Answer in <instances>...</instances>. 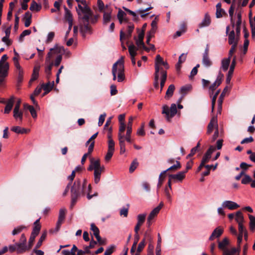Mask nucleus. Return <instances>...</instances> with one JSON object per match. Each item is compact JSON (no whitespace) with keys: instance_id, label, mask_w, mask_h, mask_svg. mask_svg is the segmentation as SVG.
Returning a JSON list of instances; mask_svg holds the SVG:
<instances>
[{"instance_id":"nucleus-1","label":"nucleus","mask_w":255,"mask_h":255,"mask_svg":"<svg viewBox=\"0 0 255 255\" xmlns=\"http://www.w3.org/2000/svg\"><path fill=\"white\" fill-rule=\"evenodd\" d=\"M77 13L80 23V31L84 37L86 33H92V28L89 25L90 17L92 16L82 15L80 11L77 10Z\"/></svg>"},{"instance_id":"nucleus-2","label":"nucleus","mask_w":255,"mask_h":255,"mask_svg":"<svg viewBox=\"0 0 255 255\" xmlns=\"http://www.w3.org/2000/svg\"><path fill=\"white\" fill-rule=\"evenodd\" d=\"M83 190L81 185L80 180L78 179L75 180L71 188V207L76 204L78 198L80 197L81 195H84Z\"/></svg>"},{"instance_id":"nucleus-3","label":"nucleus","mask_w":255,"mask_h":255,"mask_svg":"<svg viewBox=\"0 0 255 255\" xmlns=\"http://www.w3.org/2000/svg\"><path fill=\"white\" fill-rule=\"evenodd\" d=\"M229 243V240L227 238H225L222 241L219 242L218 248L223 251V255H235L236 253L239 255L240 249L237 248L228 249L227 247Z\"/></svg>"},{"instance_id":"nucleus-4","label":"nucleus","mask_w":255,"mask_h":255,"mask_svg":"<svg viewBox=\"0 0 255 255\" xmlns=\"http://www.w3.org/2000/svg\"><path fill=\"white\" fill-rule=\"evenodd\" d=\"M177 107L175 104L171 105L170 109L167 105H164L162 107V114L165 115V118L168 121H170L177 113Z\"/></svg>"},{"instance_id":"nucleus-5","label":"nucleus","mask_w":255,"mask_h":255,"mask_svg":"<svg viewBox=\"0 0 255 255\" xmlns=\"http://www.w3.org/2000/svg\"><path fill=\"white\" fill-rule=\"evenodd\" d=\"M116 63H118V81L121 82L125 79L124 57L122 56Z\"/></svg>"},{"instance_id":"nucleus-6","label":"nucleus","mask_w":255,"mask_h":255,"mask_svg":"<svg viewBox=\"0 0 255 255\" xmlns=\"http://www.w3.org/2000/svg\"><path fill=\"white\" fill-rule=\"evenodd\" d=\"M8 58L6 54L2 55L0 60V73L2 74V76H7L9 65L7 63L3 64V62Z\"/></svg>"},{"instance_id":"nucleus-7","label":"nucleus","mask_w":255,"mask_h":255,"mask_svg":"<svg viewBox=\"0 0 255 255\" xmlns=\"http://www.w3.org/2000/svg\"><path fill=\"white\" fill-rule=\"evenodd\" d=\"M26 238L24 234H22L19 243H16V246L19 247L17 250V254H21L27 250V246L26 245Z\"/></svg>"},{"instance_id":"nucleus-8","label":"nucleus","mask_w":255,"mask_h":255,"mask_svg":"<svg viewBox=\"0 0 255 255\" xmlns=\"http://www.w3.org/2000/svg\"><path fill=\"white\" fill-rule=\"evenodd\" d=\"M161 65H163L166 69L169 68V66L168 63L163 61V58L160 56V55H157L155 61V71H156V68H157L158 69V73L160 71L161 72V69L162 68L160 67Z\"/></svg>"},{"instance_id":"nucleus-9","label":"nucleus","mask_w":255,"mask_h":255,"mask_svg":"<svg viewBox=\"0 0 255 255\" xmlns=\"http://www.w3.org/2000/svg\"><path fill=\"white\" fill-rule=\"evenodd\" d=\"M78 6L79 9H76V11H77L78 10L79 11H80L82 15H93V11H92L91 8L87 5H84V6H82L80 4H78Z\"/></svg>"},{"instance_id":"nucleus-10","label":"nucleus","mask_w":255,"mask_h":255,"mask_svg":"<svg viewBox=\"0 0 255 255\" xmlns=\"http://www.w3.org/2000/svg\"><path fill=\"white\" fill-rule=\"evenodd\" d=\"M134 28L133 24L129 23L128 26L127 33L126 34L123 30L120 31V40L122 41L123 38L126 37L127 39H129L131 36V33Z\"/></svg>"},{"instance_id":"nucleus-11","label":"nucleus","mask_w":255,"mask_h":255,"mask_svg":"<svg viewBox=\"0 0 255 255\" xmlns=\"http://www.w3.org/2000/svg\"><path fill=\"white\" fill-rule=\"evenodd\" d=\"M236 56H235L233 58V59L232 61L231 65L230 67V70L228 72L227 78H226V83L227 84H229L230 83L232 76L233 74V72L235 69V67L236 66Z\"/></svg>"},{"instance_id":"nucleus-12","label":"nucleus","mask_w":255,"mask_h":255,"mask_svg":"<svg viewBox=\"0 0 255 255\" xmlns=\"http://www.w3.org/2000/svg\"><path fill=\"white\" fill-rule=\"evenodd\" d=\"M239 230V234L237 235V244H238V249H240L241 250V244L243 240V237L245 233V231H247L246 228L245 226H241L240 225V227H238Z\"/></svg>"},{"instance_id":"nucleus-13","label":"nucleus","mask_w":255,"mask_h":255,"mask_svg":"<svg viewBox=\"0 0 255 255\" xmlns=\"http://www.w3.org/2000/svg\"><path fill=\"white\" fill-rule=\"evenodd\" d=\"M146 214H139L137 217V223L134 227L135 233H138L141 226L143 224L145 220Z\"/></svg>"},{"instance_id":"nucleus-14","label":"nucleus","mask_w":255,"mask_h":255,"mask_svg":"<svg viewBox=\"0 0 255 255\" xmlns=\"http://www.w3.org/2000/svg\"><path fill=\"white\" fill-rule=\"evenodd\" d=\"M187 173V171H182L179 172L176 174H168V176L170 178H172L173 180L182 182V181L185 178V174Z\"/></svg>"},{"instance_id":"nucleus-15","label":"nucleus","mask_w":255,"mask_h":255,"mask_svg":"<svg viewBox=\"0 0 255 255\" xmlns=\"http://www.w3.org/2000/svg\"><path fill=\"white\" fill-rule=\"evenodd\" d=\"M222 206L224 208H228L231 210H233L240 207V205L236 202L228 200L223 202L222 203Z\"/></svg>"},{"instance_id":"nucleus-16","label":"nucleus","mask_w":255,"mask_h":255,"mask_svg":"<svg viewBox=\"0 0 255 255\" xmlns=\"http://www.w3.org/2000/svg\"><path fill=\"white\" fill-rule=\"evenodd\" d=\"M223 77L224 74L220 72L216 81L213 83L209 87V89L211 90L212 92H213L216 88L220 86V85L221 84Z\"/></svg>"},{"instance_id":"nucleus-17","label":"nucleus","mask_w":255,"mask_h":255,"mask_svg":"<svg viewBox=\"0 0 255 255\" xmlns=\"http://www.w3.org/2000/svg\"><path fill=\"white\" fill-rule=\"evenodd\" d=\"M215 150L216 148L214 146H210L209 149L204 155L202 160L206 163L208 162L211 157L212 154Z\"/></svg>"},{"instance_id":"nucleus-18","label":"nucleus","mask_w":255,"mask_h":255,"mask_svg":"<svg viewBox=\"0 0 255 255\" xmlns=\"http://www.w3.org/2000/svg\"><path fill=\"white\" fill-rule=\"evenodd\" d=\"M223 231V228L221 226L216 228L209 237V240L213 241L215 238H219L222 235Z\"/></svg>"},{"instance_id":"nucleus-19","label":"nucleus","mask_w":255,"mask_h":255,"mask_svg":"<svg viewBox=\"0 0 255 255\" xmlns=\"http://www.w3.org/2000/svg\"><path fill=\"white\" fill-rule=\"evenodd\" d=\"M104 166H102L101 168L94 170V182L96 184H98L100 182L101 174L102 172H104Z\"/></svg>"},{"instance_id":"nucleus-20","label":"nucleus","mask_w":255,"mask_h":255,"mask_svg":"<svg viewBox=\"0 0 255 255\" xmlns=\"http://www.w3.org/2000/svg\"><path fill=\"white\" fill-rule=\"evenodd\" d=\"M215 126H216L217 128H218V125H217V117H213L210 123H209L207 127V133L208 134H210L213 130L214 127Z\"/></svg>"},{"instance_id":"nucleus-21","label":"nucleus","mask_w":255,"mask_h":255,"mask_svg":"<svg viewBox=\"0 0 255 255\" xmlns=\"http://www.w3.org/2000/svg\"><path fill=\"white\" fill-rule=\"evenodd\" d=\"M103 24H107L111 20L112 9L108 8L107 11H103Z\"/></svg>"},{"instance_id":"nucleus-22","label":"nucleus","mask_w":255,"mask_h":255,"mask_svg":"<svg viewBox=\"0 0 255 255\" xmlns=\"http://www.w3.org/2000/svg\"><path fill=\"white\" fill-rule=\"evenodd\" d=\"M64 49L63 47H59L57 45H56L55 46L50 49V52L47 54V57L46 59L49 60L52 53H60L62 52H64Z\"/></svg>"},{"instance_id":"nucleus-23","label":"nucleus","mask_w":255,"mask_h":255,"mask_svg":"<svg viewBox=\"0 0 255 255\" xmlns=\"http://www.w3.org/2000/svg\"><path fill=\"white\" fill-rule=\"evenodd\" d=\"M235 220L238 224V227H240V225L241 226H244V223L245 222V220L242 211H238L236 212Z\"/></svg>"},{"instance_id":"nucleus-24","label":"nucleus","mask_w":255,"mask_h":255,"mask_svg":"<svg viewBox=\"0 0 255 255\" xmlns=\"http://www.w3.org/2000/svg\"><path fill=\"white\" fill-rule=\"evenodd\" d=\"M211 22V18L209 14L206 13L204 15V18L202 21L199 24L198 27L199 28H202L203 27L208 26L210 24Z\"/></svg>"},{"instance_id":"nucleus-25","label":"nucleus","mask_w":255,"mask_h":255,"mask_svg":"<svg viewBox=\"0 0 255 255\" xmlns=\"http://www.w3.org/2000/svg\"><path fill=\"white\" fill-rule=\"evenodd\" d=\"M40 218L36 220L34 223V227L31 234L37 236L40 232L41 229V225L40 224Z\"/></svg>"},{"instance_id":"nucleus-26","label":"nucleus","mask_w":255,"mask_h":255,"mask_svg":"<svg viewBox=\"0 0 255 255\" xmlns=\"http://www.w3.org/2000/svg\"><path fill=\"white\" fill-rule=\"evenodd\" d=\"M65 10L64 17L66 21L68 22V24H73V15L71 12L66 7H64Z\"/></svg>"},{"instance_id":"nucleus-27","label":"nucleus","mask_w":255,"mask_h":255,"mask_svg":"<svg viewBox=\"0 0 255 255\" xmlns=\"http://www.w3.org/2000/svg\"><path fill=\"white\" fill-rule=\"evenodd\" d=\"M14 98L13 96H12L8 101L6 102V106L4 109V113L8 114L10 111L11 110L14 103Z\"/></svg>"},{"instance_id":"nucleus-28","label":"nucleus","mask_w":255,"mask_h":255,"mask_svg":"<svg viewBox=\"0 0 255 255\" xmlns=\"http://www.w3.org/2000/svg\"><path fill=\"white\" fill-rule=\"evenodd\" d=\"M161 79L160 81V92L162 91L167 79V72L165 70H163V68H161Z\"/></svg>"},{"instance_id":"nucleus-29","label":"nucleus","mask_w":255,"mask_h":255,"mask_svg":"<svg viewBox=\"0 0 255 255\" xmlns=\"http://www.w3.org/2000/svg\"><path fill=\"white\" fill-rule=\"evenodd\" d=\"M186 59V54L182 53L179 57L178 62L176 65V70L179 71L181 68V64L184 62Z\"/></svg>"},{"instance_id":"nucleus-30","label":"nucleus","mask_w":255,"mask_h":255,"mask_svg":"<svg viewBox=\"0 0 255 255\" xmlns=\"http://www.w3.org/2000/svg\"><path fill=\"white\" fill-rule=\"evenodd\" d=\"M39 69H40L39 66L34 67L33 70V73H32V74L31 76V78L29 81V84H31V83L34 81L38 78V76H39Z\"/></svg>"},{"instance_id":"nucleus-31","label":"nucleus","mask_w":255,"mask_h":255,"mask_svg":"<svg viewBox=\"0 0 255 255\" xmlns=\"http://www.w3.org/2000/svg\"><path fill=\"white\" fill-rule=\"evenodd\" d=\"M239 37H237L236 39L235 38V33L234 30H232L230 33L229 34L228 37V42L230 45H233L235 43H236V41H238Z\"/></svg>"},{"instance_id":"nucleus-32","label":"nucleus","mask_w":255,"mask_h":255,"mask_svg":"<svg viewBox=\"0 0 255 255\" xmlns=\"http://www.w3.org/2000/svg\"><path fill=\"white\" fill-rule=\"evenodd\" d=\"M174 90V85L173 84L170 85L168 88L167 90L166 91L165 98L166 99H169V98H170L172 96Z\"/></svg>"},{"instance_id":"nucleus-33","label":"nucleus","mask_w":255,"mask_h":255,"mask_svg":"<svg viewBox=\"0 0 255 255\" xmlns=\"http://www.w3.org/2000/svg\"><path fill=\"white\" fill-rule=\"evenodd\" d=\"M128 51L131 57H135L136 55V50L137 48L134 45V44L131 42L130 45L128 46Z\"/></svg>"},{"instance_id":"nucleus-34","label":"nucleus","mask_w":255,"mask_h":255,"mask_svg":"<svg viewBox=\"0 0 255 255\" xmlns=\"http://www.w3.org/2000/svg\"><path fill=\"white\" fill-rule=\"evenodd\" d=\"M13 117L15 120L19 119L20 122H22L23 119V112L20 110L13 109Z\"/></svg>"},{"instance_id":"nucleus-35","label":"nucleus","mask_w":255,"mask_h":255,"mask_svg":"<svg viewBox=\"0 0 255 255\" xmlns=\"http://www.w3.org/2000/svg\"><path fill=\"white\" fill-rule=\"evenodd\" d=\"M29 9L31 11L38 12L41 9V5L37 3L34 0H33L31 2Z\"/></svg>"},{"instance_id":"nucleus-36","label":"nucleus","mask_w":255,"mask_h":255,"mask_svg":"<svg viewBox=\"0 0 255 255\" xmlns=\"http://www.w3.org/2000/svg\"><path fill=\"white\" fill-rule=\"evenodd\" d=\"M231 59L230 58H224L222 60V68L224 71H226L230 65Z\"/></svg>"},{"instance_id":"nucleus-37","label":"nucleus","mask_w":255,"mask_h":255,"mask_svg":"<svg viewBox=\"0 0 255 255\" xmlns=\"http://www.w3.org/2000/svg\"><path fill=\"white\" fill-rule=\"evenodd\" d=\"M90 229L93 232V235L97 239L99 237H100V230L99 228L95 225L94 223H92L91 224Z\"/></svg>"},{"instance_id":"nucleus-38","label":"nucleus","mask_w":255,"mask_h":255,"mask_svg":"<svg viewBox=\"0 0 255 255\" xmlns=\"http://www.w3.org/2000/svg\"><path fill=\"white\" fill-rule=\"evenodd\" d=\"M166 176V171H162L159 176L158 182L157 185V189H159L162 186Z\"/></svg>"},{"instance_id":"nucleus-39","label":"nucleus","mask_w":255,"mask_h":255,"mask_svg":"<svg viewBox=\"0 0 255 255\" xmlns=\"http://www.w3.org/2000/svg\"><path fill=\"white\" fill-rule=\"evenodd\" d=\"M158 69L157 68H156V71L154 73V83L153 86L155 89H158L159 87V75L158 73Z\"/></svg>"},{"instance_id":"nucleus-40","label":"nucleus","mask_w":255,"mask_h":255,"mask_svg":"<svg viewBox=\"0 0 255 255\" xmlns=\"http://www.w3.org/2000/svg\"><path fill=\"white\" fill-rule=\"evenodd\" d=\"M54 81L50 83L49 82L46 84H43L41 85L42 89L47 92H49L53 88L54 86Z\"/></svg>"},{"instance_id":"nucleus-41","label":"nucleus","mask_w":255,"mask_h":255,"mask_svg":"<svg viewBox=\"0 0 255 255\" xmlns=\"http://www.w3.org/2000/svg\"><path fill=\"white\" fill-rule=\"evenodd\" d=\"M250 219V229L252 232L255 230V217L251 215H249Z\"/></svg>"},{"instance_id":"nucleus-42","label":"nucleus","mask_w":255,"mask_h":255,"mask_svg":"<svg viewBox=\"0 0 255 255\" xmlns=\"http://www.w3.org/2000/svg\"><path fill=\"white\" fill-rule=\"evenodd\" d=\"M202 63L206 67H210L212 65V62L210 59L209 56H203Z\"/></svg>"},{"instance_id":"nucleus-43","label":"nucleus","mask_w":255,"mask_h":255,"mask_svg":"<svg viewBox=\"0 0 255 255\" xmlns=\"http://www.w3.org/2000/svg\"><path fill=\"white\" fill-rule=\"evenodd\" d=\"M46 236H47L46 232H45L42 233V234L41 236V237H40L38 242L36 244V245L35 246V248L36 249H38V248H39L41 246L42 242H43V241L45 240V238L46 237Z\"/></svg>"},{"instance_id":"nucleus-44","label":"nucleus","mask_w":255,"mask_h":255,"mask_svg":"<svg viewBox=\"0 0 255 255\" xmlns=\"http://www.w3.org/2000/svg\"><path fill=\"white\" fill-rule=\"evenodd\" d=\"M126 128V125L125 123L120 124L118 136H125L124 131Z\"/></svg>"},{"instance_id":"nucleus-45","label":"nucleus","mask_w":255,"mask_h":255,"mask_svg":"<svg viewBox=\"0 0 255 255\" xmlns=\"http://www.w3.org/2000/svg\"><path fill=\"white\" fill-rule=\"evenodd\" d=\"M133 120V118L132 117H130L128 119V122L127 124V131L126 132L128 133H132V122Z\"/></svg>"},{"instance_id":"nucleus-46","label":"nucleus","mask_w":255,"mask_h":255,"mask_svg":"<svg viewBox=\"0 0 255 255\" xmlns=\"http://www.w3.org/2000/svg\"><path fill=\"white\" fill-rule=\"evenodd\" d=\"M181 166L180 163L179 161H176V164H174V165L171 166V167H170L166 170H164L163 171H166V174L167 172L169 171L176 170L180 169L181 168Z\"/></svg>"},{"instance_id":"nucleus-47","label":"nucleus","mask_w":255,"mask_h":255,"mask_svg":"<svg viewBox=\"0 0 255 255\" xmlns=\"http://www.w3.org/2000/svg\"><path fill=\"white\" fill-rule=\"evenodd\" d=\"M91 163L94 167V170L99 169L102 167L100 164V160L99 159L95 160L93 158H92L91 159Z\"/></svg>"},{"instance_id":"nucleus-48","label":"nucleus","mask_w":255,"mask_h":255,"mask_svg":"<svg viewBox=\"0 0 255 255\" xmlns=\"http://www.w3.org/2000/svg\"><path fill=\"white\" fill-rule=\"evenodd\" d=\"M17 86H19L23 80V70H20L19 71H17Z\"/></svg>"},{"instance_id":"nucleus-49","label":"nucleus","mask_w":255,"mask_h":255,"mask_svg":"<svg viewBox=\"0 0 255 255\" xmlns=\"http://www.w3.org/2000/svg\"><path fill=\"white\" fill-rule=\"evenodd\" d=\"M152 7L150 6L145 9H139L137 11V12L140 14L141 17L144 18L149 14V13H144V12L148 11Z\"/></svg>"},{"instance_id":"nucleus-50","label":"nucleus","mask_w":255,"mask_h":255,"mask_svg":"<svg viewBox=\"0 0 255 255\" xmlns=\"http://www.w3.org/2000/svg\"><path fill=\"white\" fill-rule=\"evenodd\" d=\"M138 163L136 159H134L131 162L129 167V171L130 173L133 172L138 166Z\"/></svg>"},{"instance_id":"nucleus-51","label":"nucleus","mask_w":255,"mask_h":255,"mask_svg":"<svg viewBox=\"0 0 255 255\" xmlns=\"http://www.w3.org/2000/svg\"><path fill=\"white\" fill-rule=\"evenodd\" d=\"M26 227L25 226L21 225L17 227L14 229L12 232V235H15L20 233L23 229H26Z\"/></svg>"},{"instance_id":"nucleus-52","label":"nucleus","mask_w":255,"mask_h":255,"mask_svg":"<svg viewBox=\"0 0 255 255\" xmlns=\"http://www.w3.org/2000/svg\"><path fill=\"white\" fill-rule=\"evenodd\" d=\"M238 45V40L236 41V43L232 45L231 48L229 52L228 58H230L231 59L233 53L236 51V48Z\"/></svg>"},{"instance_id":"nucleus-53","label":"nucleus","mask_w":255,"mask_h":255,"mask_svg":"<svg viewBox=\"0 0 255 255\" xmlns=\"http://www.w3.org/2000/svg\"><path fill=\"white\" fill-rule=\"evenodd\" d=\"M123 8L125 10H126L127 12H128L129 14L133 16V20L134 21H137L138 20L139 18L137 16V15H136L135 12H134V11L127 8L125 7H123Z\"/></svg>"},{"instance_id":"nucleus-54","label":"nucleus","mask_w":255,"mask_h":255,"mask_svg":"<svg viewBox=\"0 0 255 255\" xmlns=\"http://www.w3.org/2000/svg\"><path fill=\"white\" fill-rule=\"evenodd\" d=\"M159 212L158 208L153 209L150 213L148 218L153 220Z\"/></svg>"},{"instance_id":"nucleus-55","label":"nucleus","mask_w":255,"mask_h":255,"mask_svg":"<svg viewBox=\"0 0 255 255\" xmlns=\"http://www.w3.org/2000/svg\"><path fill=\"white\" fill-rule=\"evenodd\" d=\"M220 90H218L215 93V95H214V96L212 98V112H213V111L214 110L216 99H217V98L219 94L220 93Z\"/></svg>"},{"instance_id":"nucleus-56","label":"nucleus","mask_w":255,"mask_h":255,"mask_svg":"<svg viewBox=\"0 0 255 255\" xmlns=\"http://www.w3.org/2000/svg\"><path fill=\"white\" fill-rule=\"evenodd\" d=\"M170 189H169V187H165L164 189V193L165 194V196L166 197L167 200L170 203L172 202V198L170 193Z\"/></svg>"},{"instance_id":"nucleus-57","label":"nucleus","mask_w":255,"mask_h":255,"mask_svg":"<svg viewBox=\"0 0 255 255\" xmlns=\"http://www.w3.org/2000/svg\"><path fill=\"white\" fill-rule=\"evenodd\" d=\"M53 63H50V64H49L48 65H47L46 67H45V72L46 74V75H47V78H49V77L51 76V69H52V66H53Z\"/></svg>"},{"instance_id":"nucleus-58","label":"nucleus","mask_w":255,"mask_h":255,"mask_svg":"<svg viewBox=\"0 0 255 255\" xmlns=\"http://www.w3.org/2000/svg\"><path fill=\"white\" fill-rule=\"evenodd\" d=\"M127 207H123L121 209L120 212L121 216H124L125 217L128 216L129 205L127 204Z\"/></svg>"},{"instance_id":"nucleus-59","label":"nucleus","mask_w":255,"mask_h":255,"mask_svg":"<svg viewBox=\"0 0 255 255\" xmlns=\"http://www.w3.org/2000/svg\"><path fill=\"white\" fill-rule=\"evenodd\" d=\"M36 236L31 234L28 242V246H27V250H30L33 245V243L35 241V239Z\"/></svg>"},{"instance_id":"nucleus-60","label":"nucleus","mask_w":255,"mask_h":255,"mask_svg":"<svg viewBox=\"0 0 255 255\" xmlns=\"http://www.w3.org/2000/svg\"><path fill=\"white\" fill-rule=\"evenodd\" d=\"M252 181V179L249 175H245V176L242 179L241 182L243 184H247Z\"/></svg>"},{"instance_id":"nucleus-61","label":"nucleus","mask_w":255,"mask_h":255,"mask_svg":"<svg viewBox=\"0 0 255 255\" xmlns=\"http://www.w3.org/2000/svg\"><path fill=\"white\" fill-rule=\"evenodd\" d=\"M142 240H144V243H146V241L149 242V243H151L152 242V237L151 234H149L148 233H144V238Z\"/></svg>"},{"instance_id":"nucleus-62","label":"nucleus","mask_w":255,"mask_h":255,"mask_svg":"<svg viewBox=\"0 0 255 255\" xmlns=\"http://www.w3.org/2000/svg\"><path fill=\"white\" fill-rule=\"evenodd\" d=\"M236 1V0H233L232 5L229 8V13L230 17H233Z\"/></svg>"},{"instance_id":"nucleus-63","label":"nucleus","mask_w":255,"mask_h":255,"mask_svg":"<svg viewBox=\"0 0 255 255\" xmlns=\"http://www.w3.org/2000/svg\"><path fill=\"white\" fill-rule=\"evenodd\" d=\"M114 152V151L113 150H108L107 153L105 157V159L106 162H109L111 159Z\"/></svg>"},{"instance_id":"nucleus-64","label":"nucleus","mask_w":255,"mask_h":255,"mask_svg":"<svg viewBox=\"0 0 255 255\" xmlns=\"http://www.w3.org/2000/svg\"><path fill=\"white\" fill-rule=\"evenodd\" d=\"M115 247V246L112 245L110 247L108 248L104 253V255H111V254H112L114 252Z\"/></svg>"}]
</instances>
